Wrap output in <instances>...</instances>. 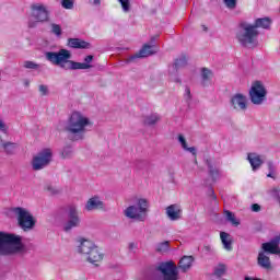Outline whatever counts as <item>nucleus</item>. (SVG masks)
Segmentation results:
<instances>
[{
    "label": "nucleus",
    "instance_id": "nucleus-1",
    "mask_svg": "<svg viewBox=\"0 0 280 280\" xmlns=\"http://www.w3.org/2000/svg\"><path fill=\"white\" fill-rule=\"evenodd\" d=\"M272 25V20L270 18H258L255 20L254 24L242 22L240 24V30L236 33V38L243 47H248V45H255L259 36V27L262 30H270Z\"/></svg>",
    "mask_w": 280,
    "mask_h": 280
},
{
    "label": "nucleus",
    "instance_id": "nucleus-2",
    "mask_svg": "<svg viewBox=\"0 0 280 280\" xmlns=\"http://www.w3.org/2000/svg\"><path fill=\"white\" fill-rule=\"evenodd\" d=\"M194 264V256H183L178 262V266L172 260L161 262L156 270L163 276V280H178V268L182 272H187Z\"/></svg>",
    "mask_w": 280,
    "mask_h": 280
},
{
    "label": "nucleus",
    "instance_id": "nucleus-3",
    "mask_svg": "<svg viewBox=\"0 0 280 280\" xmlns=\"http://www.w3.org/2000/svg\"><path fill=\"white\" fill-rule=\"evenodd\" d=\"M46 60L51 62V65H56L57 67H61L65 69V65L69 62L70 67L68 69L78 70V69H91V65L84 62H77L71 60V51L61 48L59 51H47L45 54Z\"/></svg>",
    "mask_w": 280,
    "mask_h": 280
},
{
    "label": "nucleus",
    "instance_id": "nucleus-4",
    "mask_svg": "<svg viewBox=\"0 0 280 280\" xmlns=\"http://www.w3.org/2000/svg\"><path fill=\"white\" fill-rule=\"evenodd\" d=\"M86 126H91V120L80 112H73L68 118L65 127L66 132L74 136V139H84Z\"/></svg>",
    "mask_w": 280,
    "mask_h": 280
},
{
    "label": "nucleus",
    "instance_id": "nucleus-5",
    "mask_svg": "<svg viewBox=\"0 0 280 280\" xmlns=\"http://www.w3.org/2000/svg\"><path fill=\"white\" fill-rule=\"evenodd\" d=\"M23 250L21 236L0 232V255H14Z\"/></svg>",
    "mask_w": 280,
    "mask_h": 280
},
{
    "label": "nucleus",
    "instance_id": "nucleus-6",
    "mask_svg": "<svg viewBox=\"0 0 280 280\" xmlns=\"http://www.w3.org/2000/svg\"><path fill=\"white\" fill-rule=\"evenodd\" d=\"M18 218V224L22 231H32L36 226V219L27 211V209L18 207L13 209Z\"/></svg>",
    "mask_w": 280,
    "mask_h": 280
},
{
    "label": "nucleus",
    "instance_id": "nucleus-7",
    "mask_svg": "<svg viewBox=\"0 0 280 280\" xmlns=\"http://www.w3.org/2000/svg\"><path fill=\"white\" fill-rule=\"evenodd\" d=\"M148 213V200L139 199L137 206H129L125 210L126 218L130 220H139L143 222L145 220V214Z\"/></svg>",
    "mask_w": 280,
    "mask_h": 280
},
{
    "label": "nucleus",
    "instance_id": "nucleus-8",
    "mask_svg": "<svg viewBox=\"0 0 280 280\" xmlns=\"http://www.w3.org/2000/svg\"><path fill=\"white\" fill-rule=\"evenodd\" d=\"M266 95H268V92L264 83L261 81H255L249 90L250 102L256 105L264 104Z\"/></svg>",
    "mask_w": 280,
    "mask_h": 280
},
{
    "label": "nucleus",
    "instance_id": "nucleus-9",
    "mask_svg": "<svg viewBox=\"0 0 280 280\" xmlns=\"http://www.w3.org/2000/svg\"><path fill=\"white\" fill-rule=\"evenodd\" d=\"M51 149H44L39 153H37L32 161V166L35 172L43 170V167H47L49 163H51Z\"/></svg>",
    "mask_w": 280,
    "mask_h": 280
},
{
    "label": "nucleus",
    "instance_id": "nucleus-10",
    "mask_svg": "<svg viewBox=\"0 0 280 280\" xmlns=\"http://www.w3.org/2000/svg\"><path fill=\"white\" fill-rule=\"evenodd\" d=\"M31 16H33L37 23H45V21H49V11H47L44 4L34 3L31 5Z\"/></svg>",
    "mask_w": 280,
    "mask_h": 280
},
{
    "label": "nucleus",
    "instance_id": "nucleus-11",
    "mask_svg": "<svg viewBox=\"0 0 280 280\" xmlns=\"http://www.w3.org/2000/svg\"><path fill=\"white\" fill-rule=\"evenodd\" d=\"M68 222L65 225V231H71L75 226H80V217L78 215V209L75 206H69L68 208Z\"/></svg>",
    "mask_w": 280,
    "mask_h": 280
},
{
    "label": "nucleus",
    "instance_id": "nucleus-12",
    "mask_svg": "<svg viewBox=\"0 0 280 280\" xmlns=\"http://www.w3.org/2000/svg\"><path fill=\"white\" fill-rule=\"evenodd\" d=\"M280 234L276 235L270 242L262 243L261 248L264 253L269 255H280Z\"/></svg>",
    "mask_w": 280,
    "mask_h": 280
},
{
    "label": "nucleus",
    "instance_id": "nucleus-13",
    "mask_svg": "<svg viewBox=\"0 0 280 280\" xmlns=\"http://www.w3.org/2000/svg\"><path fill=\"white\" fill-rule=\"evenodd\" d=\"M159 51V47L155 45L144 44L143 47L129 60H135L136 58H148L149 56H154Z\"/></svg>",
    "mask_w": 280,
    "mask_h": 280
},
{
    "label": "nucleus",
    "instance_id": "nucleus-14",
    "mask_svg": "<svg viewBox=\"0 0 280 280\" xmlns=\"http://www.w3.org/2000/svg\"><path fill=\"white\" fill-rule=\"evenodd\" d=\"M231 105L235 110H246L248 104L246 97L243 94H235L231 98Z\"/></svg>",
    "mask_w": 280,
    "mask_h": 280
},
{
    "label": "nucleus",
    "instance_id": "nucleus-15",
    "mask_svg": "<svg viewBox=\"0 0 280 280\" xmlns=\"http://www.w3.org/2000/svg\"><path fill=\"white\" fill-rule=\"evenodd\" d=\"M97 247V245L95 243H93V241H89V240H81V244L79 245V253L81 255H85V257H89V255Z\"/></svg>",
    "mask_w": 280,
    "mask_h": 280
},
{
    "label": "nucleus",
    "instance_id": "nucleus-16",
    "mask_svg": "<svg viewBox=\"0 0 280 280\" xmlns=\"http://www.w3.org/2000/svg\"><path fill=\"white\" fill-rule=\"evenodd\" d=\"M67 46L71 49H90L91 44L81 38H68Z\"/></svg>",
    "mask_w": 280,
    "mask_h": 280
},
{
    "label": "nucleus",
    "instance_id": "nucleus-17",
    "mask_svg": "<svg viewBox=\"0 0 280 280\" xmlns=\"http://www.w3.org/2000/svg\"><path fill=\"white\" fill-rule=\"evenodd\" d=\"M166 215L172 221L180 220V215H183V210L180 209V206L174 203L166 208Z\"/></svg>",
    "mask_w": 280,
    "mask_h": 280
},
{
    "label": "nucleus",
    "instance_id": "nucleus-18",
    "mask_svg": "<svg viewBox=\"0 0 280 280\" xmlns=\"http://www.w3.org/2000/svg\"><path fill=\"white\" fill-rule=\"evenodd\" d=\"M104 259V254L100 250V247H94L92 252L86 256V260L90 264H94V266H97L100 261Z\"/></svg>",
    "mask_w": 280,
    "mask_h": 280
},
{
    "label": "nucleus",
    "instance_id": "nucleus-19",
    "mask_svg": "<svg viewBox=\"0 0 280 280\" xmlns=\"http://www.w3.org/2000/svg\"><path fill=\"white\" fill-rule=\"evenodd\" d=\"M247 160L249 164L252 165V170L255 172L264 165V160H261V155L257 153H248Z\"/></svg>",
    "mask_w": 280,
    "mask_h": 280
},
{
    "label": "nucleus",
    "instance_id": "nucleus-20",
    "mask_svg": "<svg viewBox=\"0 0 280 280\" xmlns=\"http://www.w3.org/2000/svg\"><path fill=\"white\" fill-rule=\"evenodd\" d=\"M86 211H95L97 209H104V202L100 200V197L94 196L90 198L85 205Z\"/></svg>",
    "mask_w": 280,
    "mask_h": 280
},
{
    "label": "nucleus",
    "instance_id": "nucleus-21",
    "mask_svg": "<svg viewBox=\"0 0 280 280\" xmlns=\"http://www.w3.org/2000/svg\"><path fill=\"white\" fill-rule=\"evenodd\" d=\"M257 264L260 268H264L265 270L272 269V262L270 261V257H268L264 252L258 253Z\"/></svg>",
    "mask_w": 280,
    "mask_h": 280
},
{
    "label": "nucleus",
    "instance_id": "nucleus-22",
    "mask_svg": "<svg viewBox=\"0 0 280 280\" xmlns=\"http://www.w3.org/2000/svg\"><path fill=\"white\" fill-rule=\"evenodd\" d=\"M220 237L223 244V248L229 252L233 250V240H231V234L226 232H221Z\"/></svg>",
    "mask_w": 280,
    "mask_h": 280
},
{
    "label": "nucleus",
    "instance_id": "nucleus-23",
    "mask_svg": "<svg viewBox=\"0 0 280 280\" xmlns=\"http://www.w3.org/2000/svg\"><path fill=\"white\" fill-rule=\"evenodd\" d=\"M206 164L209 170V176L212 178V180H218L220 176V170L213 166V163H211V160H206Z\"/></svg>",
    "mask_w": 280,
    "mask_h": 280
},
{
    "label": "nucleus",
    "instance_id": "nucleus-24",
    "mask_svg": "<svg viewBox=\"0 0 280 280\" xmlns=\"http://www.w3.org/2000/svg\"><path fill=\"white\" fill-rule=\"evenodd\" d=\"M1 148H3L7 154H14V150H16L18 144L14 142H2Z\"/></svg>",
    "mask_w": 280,
    "mask_h": 280
},
{
    "label": "nucleus",
    "instance_id": "nucleus-25",
    "mask_svg": "<svg viewBox=\"0 0 280 280\" xmlns=\"http://www.w3.org/2000/svg\"><path fill=\"white\" fill-rule=\"evenodd\" d=\"M160 119L161 117H159L156 114L147 116L144 119V126H154V124H156Z\"/></svg>",
    "mask_w": 280,
    "mask_h": 280
},
{
    "label": "nucleus",
    "instance_id": "nucleus-26",
    "mask_svg": "<svg viewBox=\"0 0 280 280\" xmlns=\"http://www.w3.org/2000/svg\"><path fill=\"white\" fill-rule=\"evenodd\" d=\"M224 213L228 222H231V224H233L234 226H240V221L235 219V214H233V212L225 210Z\"/></svg>",
    "mask_w": 280,
    "mask_h": 280
},
{
    "label": "nucleus",
    "instance_id": "nucleus-27",
    "mask_svg": "<svg viewBox=\"0 0 280 280\" xmlns=\"http://www.w3.org/2000/svg\"><path fill=\"white\" fill-rule=\"evenodd\" d=\"M170 250V242L164 241L156 246L158 253H167Z\"/></svg>",
    "mask_w": 280,
    "mask_h": 280
},
{
    "label": "nucleus",
    "instance_id": "nucleus-28",
    "mask_svg": "<svg viewBox=\"0 0 280 280\" xmlns=\"http://www.w3.org/2000/svg\"><path fill=\"white\" fill-rule=\"evenodd\" d=\"M212 75H213V72H211V70H209L208 68H202L201 78L203 82L211 80Z\"/></svg>",
    "mask_w": 280,
    "mask_h": 280
},
{
    "label": "nucleus",
    "instance_id": "nucleus-29",
    "mask_svg": "<svg viewBox=\"0 0 280 280\" xmlns=\"http://www.w3.org/2000/svg\"><path fill=\"white\" fill-rule=\"evenodd\" d=\"M214 275H215V277H218L219 279H222V277H224V275H226V266L220 265V266L214 270Z\"/></svg>",
    "mask_w": 280,
    "mask_h": 280
},
{
    "label": "nucleus",
    "instance_id": "nucleus-30",
    "mask_svg": "<svg viewBox=\"0 0 280 280\" xmlns=\"http://www.w3.org/2000/svg\"><path fill=\"white\" fill-rule=\"evenodd\" d=\"M185 65H187V57L183 56L182 58L175 60L174 67L175 69H180V67H185Z\"/></svg>",
    "mask_w": 280,
    "mask_h": 280
},
{
    "label": "nucleus",
    "instance_id": "nucleus-31",
    "mask_svg": "<svg viewBox=\"0 0 280 280\" xmlns=\"http://www.w3.org/2000/svg\"><path fill=\"white\" fill-rule=\"evenodd\" d=\"M223 3L229 10H235L237 8V0H223Z\"/></svg>",
    "mask_w": 280,
    "mask_h": 280
},
{
    "label": "nucleus",
    "instance_id": "nucleus-32",
    "mask_svg": "<svg viewBox=\"0 0 280 280\" xmlns=\"http://www.w3.org/2000/svg\"><path fill=\"white\" fill-rule=\"evenodd\" d=\"M51 33L55 36H62V27L59 24H51Z\"/></svg>",
    "mask_w": 280,
    "mask_h": 280
},
{
    "label": "nucleus",
    "instance_id": "nucleus-33",
    "mask_svg": "<svg viewBox=\"0 0 280 280\" xmlns=\"http://www.w3.org/2000/svg\"><path fill=\"white\" fill-rule=\"evenodd\" d=\"M124 12H130V0H118Z\"/></svg>",
    "mask_w": 280,
    "mask_h": 280
},
{
    "label": "nucleus",
    "instance_id": "nucleus-34",
    "mask_svg": "<svg viewBox=\"0 0 280 280\" xmlns=\"http://www.w3.org/2000/svg\"><path fill=\"white\" fill-rule=\"evenodd\" d=\"M61 5L65 10H73V0H62Z\"/></svg>",
    "mask_w": 280,
    "mask_h": 280
},
{
    "label": "nucleus",
    "instance_id": "nucleus-35",
    "mask_svg": "<svg viewBox=\"0 0 280 280\" xmlns=\"http://www.w3.org/2000/svg\"><path fill=\"white\" fill-rule=\"evenodd\" d=\"M24 69H38V65L34 61H24Z\"/></svg>",
    "mask_w": 280,
    "mask_h": 280
},
{
    "label": "nucleus",
    "instance_id": "nucleus-36",
    "mask_svg": "<svg viewBox=\"0 0 280 280\" xmlns=\"http://www.w3.org/2000/svg\"><path fill=\"white\" fill-rule=\"evenodd\" d=\"M178 141H179V143H182V148L184 150H187V140L185 139V136L179 135L178 136Z\"/></svg>",
    "mask_w": 280,
    "mask_h": 280
},
{
    "label": "nucleus",
    "instance_id": "nucleus-37",
    "mask_svg": "<svg viewBox=\"0 0 280 280\" xmlns=\"http://www.w3.org/2000/svg\"><path fill=\"white\" fill-rule=\"evenodd\" d=\"M39 93L40 95H47V93H49L47 85H39Z\"/></svg>",
    "mask_w": 280,
    "mask_h": 280
},
{
    "label": "nucleus",
    "instance_id": "nucleus-38",
    "mask_svg": "<svg viewBox=\"0 0 280 280\" xmlns=\"http://www.w3.org/2000/svg\"><path fill=\"white\" fill-rule=\"evenodd\" d=\"M252 211H254V213H259V211H261V206H259L258 203H253Z\"/></svg>",
    "mask_w": 280,
    "mask_h": 280
},
{
    "label": "nucleus",
    "instance_id": "nucleus-39",
    "mask_svg": "<svg viewBox=\"0 0 280 280\" xmlns=\"http://www.w3.org/2000/svg\"><path fill=\"white\" fill-rule=\"evenodd\" d=\"M90 62H93V55H89L84 58V65H90Z\"/></svg>",
    "mask_w": 280,
    "mask_h": 280
},
{
    "label": "nucleus",
    "instance_id": "nucleus-40",
    "mask_svg": "<svg viewBox=\"0 0 280 280\" xmlns=\"http://www.w3.org/2000/svg\"><path fill=\"white\" fill-rule=\"evenodd\" d=\"M184 150H186L187 152H190V154H192L194 156H196V148H194V147H187V149H184Z\"/></svg>",
    "mask_w": 280,
    "mask_h": 280
},
{
    "label": "nucleus",
    "instance_id": "nucleus-41",
    "mask_svg": "<svg viewBox=\"0 0 280 280\" xmlns=\"http://www.w3.org/2000/svg\"><path fill=\"white\" fill-rule=\"evenodd\" d=\"M46 190L49 191V192L52 194V195L58 194V190L55 189V188H52L51 186H47V187H46Z\"/></svg>",
    "mask_w": 280,
    "mask_h": 280
},
{
    "label": "nucleus",
    "instance_id": "nucleus-42",
    "mask_svg": "<svg viewBox=\"0 0 280 280\" xmlns=\"http://www.w3.org/2000/svg\"><path fill=\"white\" fill-rule=\"evenodd\" d=\"M273 194L278 199V202L280 203V189H273Z\"/></svg>",
    "mask_w": 280,
    "mask_h": 280
},
{
    "label": "nucleus",
    "instance_id": "nucleus-43",
    "mask_svg": "<svg viewBox=\"0 0 280 280\" xmlns=\"http://www.w3.org/2000/svg\"><path fill=\"white\" fill-rule=\"evenodd\" d=\"M0 130H2V132H8V129L5 128V124H3L1 120H0Z\"/></svg>",
    "mask_w": 280,
    "mask_h": 280
},
{
    "label": "nucleus",
    "instance_id": "nucleus-44",
    "mask_svg": "<svg viewBox=\"0 0 280 280\" xmlns=\"http://www.w3.org/2000/svg\"><path fill=\"white\" fill-rule=\"evenodd\" d=\"M267 166H268L269 172H275V165L272 164V162H269L267 164Z\"/></svg>",
    "mask_w": 280,
    "mask_h": 280
},
{
    "label": "nucleus",
    "instance_id": "nucleus-45",
    "mask_svg": "<svg viewBox=\"0 0 280 280\" xmlns=\"http://www.w3.org/2000/svg\"><path fill=\"white\" fill-rule=\"evenodd\" d=\"M186 94L188 95V97H191V90L189 88H186Z\"/></svg>",
    "mask_w": 280,
    "mask_h": 280
},
{
    "label": "nucleus",
    "instance_id": "nucleus-46",
    "mask_svg": "<svg viewBox=\"0 0 280 280\" xmlns=\"http://www.w3.org/2000/svg\"><path fill=\"white\" fill-rule=\"evenodd\" d=\"M268 178H275V172H269V174H267Z\"/></svg>",
    "mask_w": 280,
    "mask_h": 280
},
{
    "label": "nucleus",
    "instance_id": "nucleus-47",
    "mask_svg": "<svg viewBox=\"0 0 280 280\" xmlns=\"http://www.w3.org/2000/svg\"><path fill=\"white\" fill-rule=\"evenodd\" d=\"M211 194H212V199L213 200H218V197L215 196V192H213V189H210Z\"/></svg>",
    "mask_w": 280,
    "mask_h": 280
},
{
    "label": "nucleus",
    "instance_id": "nucleus-48",
    "mask_svg": "<svg viewBox=\"0 0 280 280\" xmlns=\"http://www.w3.org/2000/svg\"><path fill=\"white\" fill-rule=\"evenodd\" d=\"M244 280H261V279H259V278L245 277V279H244Z\"/></svg>",
    "mask_w": 280,
    "mask_h": 280
},
{
    "label": "nucleus",
    "instance_id": "nucleus-49",
    "mask_svg": "<svg viewBox=\"0 0 280 280\" xmlns=\"http://www.w3.org/2000/svg\"><path fill=\"white\" fill-rule=\"evenodd\" d=\"M94 1V5H100V3H102L100 0H93Z\"/></svg>",
    "mask_w": 280,
    "mask_h": 280
},
{
    "label": "nucleus",
    "instance_id": "nucleus-50",
    "mask_svg": "<svg viewBox=\"0 0 280 280\" xmlns=\"http://www.w3.org/2000/svg\"><path fill=\"white\" fill-rule=\"evenodd\" d=\"M205 250H207V252L211 250V246H209V245L205 246Z\"/></svg>",
    "mask_w": 280,
    "mask_h": 280
},
{
    "label": "nucleus",
    "instance_id": "nucleus-51",
    "mask_svg": "<svg viewBox=\"0 0 280 280\" xmlns=\"http://www.w3.org/2000/svg\"><path fill=\"white\" fill-rule=\"evenodd\" d=\"M3 145V139L0 137V148Z\"/></svg>",
    "mask_w": 280,
    "mask_h": 280
},
{
    "label": "nucleus",
    "instance_id": "nucleus-52",
    "mask_svg": "<svg viewBox=\"0 0 280 280\" xmlns=\"http://www.w3.org/2000/svg\"><path fill=\"white\" fill-rule=\"evenodd\" d=\"M25 85H26V86H30V81H26V82H25Z\"/></svg>",
    "mask_w": 280,
    "mask_h": 280
},
{
    "label": "nucleus",
    "instance_id": "nucleus-53",
    "mask_svg": "<svg viewBox=\"0 0 280 280\" xmlns=\"http://www.w3.org/2000/svg\"><path fill=\"white\" fill-rule=\"evenodd\" d=\"M28 26H30V27H33V25H32V24H28Z\"/></svg>",
    "mask_w": 280,
    "mask_h": 280
}]
</instances>
